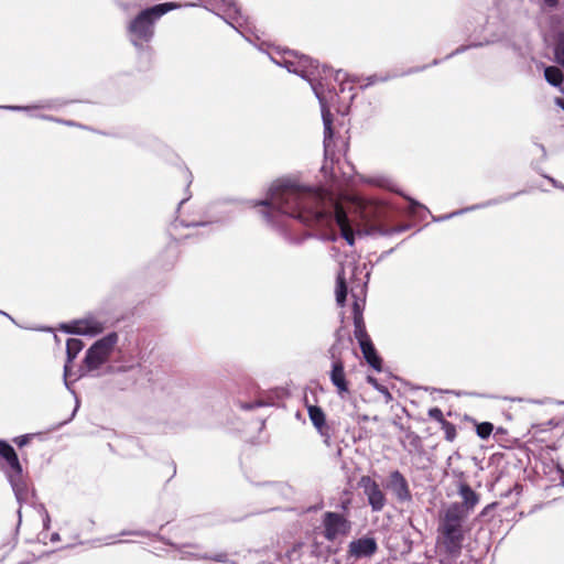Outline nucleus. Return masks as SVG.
I'll return each instance as SVG.
<instances>
[{"instance_id":"nucleus-1","label":"nucleus","mask_w":564,"mask_h":564,"mask_svg":"<svg viewBox=\"0 0 564 564\" xmlns=\"http://www.w3.org/2000/svg\"><path fill=\"white\" fill-rule=\"evenodd\" d=\"M265 221L274 227H286L296 219L308 227L340 228L343 238L354 245V231L347 214L333 193L301 185L293 178H280L272 183L267 198L257 202Z\"/></svg>"},{"instance_id":"nucleus-2","label":"nucleus","mask_w":564,"mask_h":564,"mask_svg":"<svg viewBox=\"0 0 564 564\" xmlns=\"http://www.w3.org/2000/svg\"><path fill=\"white\" fill-rule=\"evenodd\" d=\"M270 58L276 65L285 67L290 73L299 75L311 85L321 105L324 123V145L325 151H327L329 142L333 139V119L327 104L336 95L332 90L328 91L329 97L326 95V82L328 77L332 76L330 69L326 66L319 68L316 62L308 56L300 55L290 50L278 52L276 55H270Z\"/></svg>"},{"instance_id":"nucleus-3","label":"nucleus","mask_w":564,"mask_h":564,"mask_svg":"<svg viewBox=\"0 0 564 564\" xmlns=\"http://www.w3.org/2000/svg\"><path fill=\"white\" fill-rule=\"evenodd\" d=\"M466 520V514L458 502L451 503L440 516L437 545L449 557L456 558L462 553Z\"/></svg>"},{"instance_id":"nucleus-4","label":"nucleus","mask_w":564,"mask_h":564,"mask_svg":"<svg viewBox=\"0 0 564 564\" xmlns=\"http://www.w3.org/2000/svg\"><path fill=\"white\" fill-rule=\"evenodd\" d=\"M118 343V334L109 333L95 341L86 351L84 365L80 369L82 376L99 377L112 372H127L133 368L130 366L115 367L108 365L109 358Z\"/></svg>"},{"instance_id":"nucleus-5","label":"nucleus","mask_w":564,"mask_h":564,"mask_svg":"<svg viewBox=\"0 0 564 564\" xmlns=\"http://www.w3.org/2000/svg\"><path fill=\"white\" fill-rule=\"evenodd\" d=\"M181 4L166 2L142 10L128 25V35L132 45L140 52H151L149 43L154 36L155 22Z\"/></svg>"},{"instance_id":"nucleus-6","label":"nucleus","mask_w":564,"mask_h":564,"mask_svg":"<svg viewBox=\"0 0 564 564\" xmlns=\"http://www.w3.org/2000/svg\"><path fill=\"white\" fill-rule=\"evenodd\" d=\"M0 456L6 460V467H1L14 492L17 501L29 503L34 497V491L29 488L23 477L22 466L13 447L6 441H0Z\"/></svg>"},{"instance_id":"nucleus-7","label":"nucleus","mask_w":564,"mask_h":564,"mask_svg":"<svg viewBox=\"0 0 564 564\" xmlns=\"http://www.w3.org/2000/svg\"><path fill=\"white\" fill-rule=\"evenodd\" d=\"M354 336L358 340L362 355L366 361L375 370L380 371L382 361L380 357L377 355L376 349L371 343L369 335L367 334L365 322L362 315H356L354 317Z\"/></svg>"},{"instance_id":"nucleus-8","label":"nucleus","mask_w":564,"mask_h":564,"mask_svg":"<svg viewBox=\"0 0 564 564\" xmlns=\"http://www.w3.org/2000/svg\"><path fill=\"white\" fill-rule=\"evenodd\" d=\"M322 524L324 538L330 542L348 535L351 530V523L344 514L332 511L324 513Z\"/></svg>"},{"instance_id":"nucleus-9","label":"nucleus","mask_w":564,"mask_h":564,"mask_svg":"<svg viewBox=\"0 0 564 564\" xmlns=\"http://www.w3.org/2000/svg\"><path fill=\"white\" fill-rule=\"evenodd\" d=\"M358 485L364 490V494L367 496L368 503L371 507L372 511H381L387 503V498L378 482L373 480L370 476H362Z\"/></svg>"},{"instance_id":"nucleus-10","label":"nucleus","mask_w":564,"mask_h":564,"mask_svg":"<svg viewBox=\"0 0 564 564\" xmlns=\"http://www.w3.org/2000/svg\"><path fill=\"white\" fill-rule=\"evenodd\" d=\"M332 369L329 372V379L333 386L336 388L337 394L340 398H345L349 393V384L346 380L345 365L340 358L335 357L332 351Z\"/></svg>"},{"instance_id":"nucleus-11","label":"nucleus","mask_w":564,"mask_h":564,"mask_svg":"<svg viewBox=\"0 0 564 564\" xmlns=\"http://www.w3.org/2000/svg\"><path fill=\"white\" fill-rule=\"evenodd\" d=\"M387 488L400 502H409L412 500L408 480L399 470H393L390 473Z\"/></svg>"},{"instance_id":"nucleus-12","label":"nucleus","mask_w":564,"mask_h":564,"mask_svg":"<svg viewBox=\"0 0 564 564\" xmlns=\"http://www.w3.org/2000/svg\"><path fill=\"white\" fill-rule=\"evenodd\" d=\"M65 333H73L78 335H97L102 332L104 326L100 322L94 318H85L74 321L69 324L62 325Z\"/></svg>"},{"instance_id":"nucleus-13","label":"nucleus","mask_w":564,"mask_h":564,"mask_svg":"<svg viewBox=\"0 0 564 564\" xmlns=\"http://www.w3.org/2000/svg\"><path fill=\"white\" fill-rule=\"evenodd\" d=\"M377 550L378 545L376 540L369 536L354 540L348 545V554L355 558L370 557Z\"/></svg>"},{"instance_id":"nucleus-14","label":"nucleus","mask_w":564,"mask_h":564,"mask_svg":"<svg viewBox=\"0 0 564 564\" xmlns=\"http://www.w3.org/2000/svg\"><path fill=\"white\" fill-rule=\"evenodd\" d=\"M358 270L354 262H348L343 265L341 271L337 275L336 283V302L339 306H344L347 296L346 275L349 273L351 276L356 274Z\"/></svg>"},{"instance_id":"nucleus-15","label":"nucleus","mask_w":564,"mask_h":564,"mask_svg":"<svg viewBox=\"0 0 564 564\" xmlns=\"http://www.w3.org/2000/svg\"><path fill=\"white\" fill-rule=\"evenodd\" d=\"M458 495L463 499V503H459V507H462L466 518H468L469 512L478 505L479 496L465 482L459 485Z\"/></svg>"},{"instance_id":"nucleus-16","label":"nucleus","mask_w":564,"mask_h":564,"mask_svg":"<svg viewBox=\"0 0 564 564\" xmlns=\"http://www.w3.org/2000/svg\"><path fill=\"white\" fill-rule=\"evenodd\" d=\"M84 348V343L78 338H69L66 343L67 361L64 366V381L69 389L67 378L69 376V364L76 358L78 352Z\"/></svg>"},{"instance_id":"nucleus-17","label":"nucleus","mask_w":564,"mask_h":564,"mask_svg":"<svg viewBox=\"0 0 564 564\" xmlns=\"http://www.w3.org/2000/svg\"><path fill=\"white\" fill-rule=\"evenodd\" d=\"M517 195L518 194H512V195H509L507 197H499V198L490 199V200H488L486 203L473 205L470 207L463 208V209L453 212L451 214H447V215H444V216H440L437 218L435 217L433 219H434V221H444V220L451 219V218H453L455 216L462 215V214L470 212V210H475V209H479V208H485V207H488V206H491V205H496V204L509 200V199L513 198Z\"/></svg>"},{"instance_id":"nucleus-18","label":"nucleus","mask_w":564,"mask_h":564,"mask_svg":"<svg viewBox=\"0 0 564 564\" xmlns=\"http://www.w3.org/2000/svg\"><path fill=\"white\" fill-rule=\"evenodd\" d=\"M307 410H308L310 420L312 421L313 425L317 429V431L322 435L328 436L327 432H325L326 417H325V413L323 412V410L316 405H310Z\"/></svg>"},{"instance_id":"nucleus-19","label":"nucleus","mask_w":564,"mask_h":564,"mask_svg":"<svg viewBox=\"0 0 564 564\" xmlns=\"http://www.w3.org/2000/svg\"><path fill=\"white\" fill-rule=\"evenodd\" d=\"M65 105L66 102L50 100L33 106H0V108L11 111H30L33 109H58Z\"/></svg>"},{"instance_id":"nucleus-20","label":"nucleus","mask_w":564,"mask_h":564,"mask_svg":"<svg viewBox=\"0 0 564 564\" xmlns=\"http://www.w3.org/2000/svg\"><path fill=\"white\" fill-rule=\"evenodd\" d=\"M544 77L545 80L554 86L558 87L562 93H564V89L561 87L563 83V74L562 70L556 66H549L544 69Z\"/></svg>"},{"instance_id":"nucleus-21","label":"nucleus","mask_w":564,"mask_h":564,"mask_svg":"<svg viewBox=\"0 0 564 564\" xmlns=\"http://www.w3.org/2000/svg\"><path fill=\"white\" fill-rule=\"evenodd\" d=\"M182 558H187V557H193V558H196V560H200V558H204V560H213L215 562H227V554L226 553H218L214 556H208L207 554H198V553H191V552H187V551H182Z\"/></svg>"},{"instance_id":"nucleus-22","label":"nucleus","mask_w":564,"mask_h":564,"mask_svg":"<svg viewBox=\"0 0 564 564\" xmlns=\"http://www.w3.org/2000/svg\"><path fill=\"white\" fill-rule=\"evenodd\" d=\"M492 430H494V425L491 423L482 422L477 425L476 432L480 438L486 440L490 436V434L492 433Z\"/></svg>"},{"instance_id":"nucleus-23","label":"nucleus","mask_w":564,"mask_h":564,"mask_svg":"<svg viewBox=\"0 0 564 564\" xmlns=\"http://www.w3.org/2000/svg\"><path fill=\"white\" fill-rule=\"evenodd\" d=\"M442 430L444 432L446 441L453 442L456 438V426L453 423L448 421L443 422Z\"/></svg>"},{"instance_id":"nucleus-24","label":"nucleus","mask_w":564,"mask_h":564,"mask_svg":"<svg viewBox=\"0 0 564 564\" xmlns=\"http://www.w3.org/2000/svg\"><path fill=\"white\" fill-rule=\"evenodd\" d=\"M429 416L437 422L441 423V425L443 424V422H446V420L444 419V415H443V412L440 408H432L429 410Z\"/></svg>"},{"instance_id":"nucleus-25","label":"nucleus","mask_w":564,"mask_h":564,"mask_svg":"<svg viewBox=\"0 0 564 564\" xmlns=\"http://www.w3.org/2000/svg\"><path fill=\"white\" fill-rule=\"evenodd\" d=\"M238 405L240 406V409L242 410H252V409H256V408H259V406H263L264 403L261 402V401H256V402H239Z\"/></svg>"},{"instance_id":"nucleus-26","label":"nucleus","mask_w":564,"mask_h":564,"mask_svg":"<svg viewBox=\"0 0 564 564\" xmlns=\"http://www.w3.org/2000/svg\"><path fill=\"white\" fill-rule=\"evenodd\" d=\"M387 79H388V77H378L377 75H372V76H369L367 78V83L366 84H361L360 85V88L364 89V88H366L368 86H371V85H373V84H376L378 82H384Z\"/></svg>"},{"instance_id":"nucleus-27","label":"nucleus","mask_w":564,"mask_h":564,"mask_svg":"<svg viewBox=\"0 0 564 564\" xmlns=\"http://www.w3.org/2000/svg\"><path fill=\"white\" fill-rule=\"evenodd\" d=\"M345 79H346V74L343 73L341 70H337L335 74V80L340 83V93H344L346 89Z\"/></svg>"},{"instance_id":"nucleus-28","label":"nucleus","mask_w":564,"mask_h":564,"mask_svg":"<svg viewBox=\"0 0 564 564\" xmlns=\"http://www.w3.org/2000/svg\"><path fill=\"white\" fill-rule=\"evenodd\" d=\"M31 436L32 435H30V434H25V435H21V436L15 437L13 441H14V443L19 447H22V446H25L29 443Z\"/></svg>"},{"instance_id":"nucleus-29","label":"nucleus","mask_w":564,"mask_h":564,"mask_svg":"<svg viewBox=\"0 0 564 564\" xmlns=\"http://www.w3.org/2000/svg\"><path fill=\"white\" fill-rule=\"evenodd\" d=\"M542 1H543V7L549 8V9H555L560 3V0H542Z\"/></svg>"},{"instance_id":"nucleus-30","label":"nucleus","mask_w":564,"mask_h":564,"mask_svg":"<svg viewBox=\"0 0 564 564\" xmlns=\"http://www.w3.org/2000/svg\"><path fill=\"white\" fill-rule=\"evenodd\" d=\"M475 46H477V45L475 44ZM469 47H474V45L460 46V47L456 48L452 54H449V55L447 56V58H448V57H452V56H454V55H456V54L463 53V52H465L466 50H468Z\"/></svg>"},{"instance_id":"nucleus-31","label":"nucleus","mask_w":564,"mask_h":564,"mask_svg":"<svg viewBox=\"0 0 564 564\" xmlns=\"http://www.w3.org/2000/svg\"><path fill=\"white\" fill-rule=\"evenodd\" d=\"M362 315V308H361V305L358 301H355L354 303V317H356V315Z\"/></svg>"},{"instance_id":"nucleus-32","label":"nucleus","mask_w":564,"mask_h":564,"mask_svg":"<svg viewBox=\"0 0 564 564\" xmlns=\"http://www.w3.org/2000/svg\"><path fill=\"white\" fill-rule=\"evenodd\" d=\"M220 2L223 3L224 7H226L228 9L234 8L235 12H237L234 0H220Z\"/></svg>"},{"instance_id":"nucleus-33","label":"nucleus","mask_w":564,"mask_h":564,"mask_svg":"<svg viewBox=\"0 0 564 564\" xmlns=\"http://www.w3.org/2000/svg\"><path fill=\"white\" fill-rule=\"evenodd\" d=\"M547 180L552 183V185L556 188H560V189H563L564 191V185L558 183L555 178L553 177H547Z\"/></svg>"},{"instance_id":"nucleus-34","label":"nucleus","mask_w":564,"mask_h":564,"mask_svg":"<svg viewBox=\"0 0 564 564\" xmlns=\"http://www.w3.org/2000/svg\"><path fill=\"white\" fill-rule=\"evenodd\" d=\"M36 117H37V118H41V119H43V120H48V121L59 122V119L54 118V117H52V116L37 115Z\"/></svg>"},{"instance_id":"nucleus-35","label":"nucleus","mask_w":564,"mask_h":564,"mask_svg":"<svg viewBox=\"0 0 564 564\" xmlns=\"http://www.w3.org/2000/svg\"><path fill=\"white\" fill-rule=\"evenodd\" d=\"M43 524H44L45 529H48V527H50V516H48L46 510H44Z\"/></svg>"},{"instance_id":"nucleus-36","label":"nucleus","mask_w":564,"mask_h":564,"mask_svg":"<svg viewBox=\"0 0 564 564\" xmlns=\"http://www.w3.org/2000/svg\"><path fill=\"white\" fill-rule=\"evenodd\" d=\"M378 391L383 393L388 399H391V394L386 387L382 386Z\"/></svg>"},{"instance_id":"nucleus-37","label":"nucleus","mask_w":564,"mask_h":564,"mask_svg":"<svg viewBox=\"0 0 564 564\" xmlns=\"http://www.w3.org/2000/svg\"><path fill=\"white\" fill-rule=\"evenodd\" d=\"M555 104L564 110V98H555Z\"/></svg>"},{"instance_id":"nucleus-38","label":"nucleus","mask_w":564,"mask_h":564,"mask_svg":"<svg viewBox=\"0 0 564 564\" xmlns=\"http://www.w3.org/2000/svg\"><path fill=\"white\" fill-rule=\"evenodd\" d=\"M58 123H63V124H66V126H75V122L69 121V120H62V119H59Z\"/></svg>"},{"instance_id":"nucleus-39","label":"nucleus","mask_w":564,"mask_h":564,"mask_svg":"<svg viewBox=\"0 0 564 564\" xmlns=\"http://www.w3.org/2000/svg\"><path fill=\"white\" fill-rule=\"evenodd\" d=\"M58 540H59V534H58V533H53V534L51 535V541H52V542H56V541H58Z\"/></svg>"},{"instance_id":"nucleus-40","label":"nucleus","mask_w":564,"mask_h":564,"mask_svg":"<svg viewBox=\"0 0 564 564\" xmlns=\"http://www.w3.org/2000/svg\"><path fill=\"white\" fill-rule=\"evenodd\" d=\"M368 382L371 383L373 387L378 384L377 380L371 377L368 378Z\"/></svg>"},{"instance_id":"nucleus-41","label":"nucleus","mask_w":564,"mask_h":564,"mask_svg":"<svg viewBox=\"0 0 564 564\" xmlns=\"http://www.w3.org/2000/svg\"><path fill=\"white\" fill-rule=\"evenodd\" d=\"M561 470V484L564 486V470L560 469Z\"/></svg>"},{"instance_id":"nucleus-42","label":"nucleus","mask_w":564,"mask_h":564,"mask_svg":"<svg viewBox=\"0 0 564 564\" xmlns=\"http://www.w3.org/2000/svg\"><path fill=\"white\" fill-rule=\"evenodd\" d=\"M412 206H421L417 202L411 200Z\"/></svg>"},{"instance_id":"nucleus-43","label":"nucleus","mask_w":564,"mask_h":564,"mask_svg":"<svg viewBox=\"0 0 564 564\" xmlns=\"http://www.w3.org/2000/svg\"><path fill=\"white\" fill-rule=\"evenodd\" d=\"M302 240H303V238H302V239H299V240H293V242L299 243V242H301ZM290 241H292V239H291V238H290Z\"/></svg>"},{"instance_id":"nucleus-44","label":"nucleus","mask_w":564,"mask_h":564,"mask_svg":"<svg viewBox=\"0 0 564 564\" xmlns=\"http://www.w3.org/2000/svg\"><path fill=\"white\" fill-rule=\"evenodd\" d=\"M77 408H78V403L76 404V408L74 409V412H73L72 416H74L75 412H77Z\"/></svg>"},{"instance_id":"nucleus-45","label":"nucleus","mask_w":564,"mask_h":564,"mask_svg":"<svg viewBox=\"0 0 564 564\" xmlns=\"http://www.w3.org/2000/svg\"><path fill=\"white\" fill-rule=\"evenodd\" d=\"M381 387H382V386H380L379 383L375 386V388H376L377 390H379Z\"/></svg>"},{"instance_id":"nucleus-46","label":"nucleus","mask_w":564,"mask_h":564,"mask_svg":"<svg viewBox=\"0 0 564 564\" xmlns=\"http://www.w3.org/2000/svg\"><path fill=\"white\" fill-rule=\"evenodd\" d=\"M361 420H362V421H367V420H368V416H367V415H364V416L361 417Z\"/></svg>"},{"instance_id":"nucleus-47","label":"nucleus","mask_w":564,"mask_h":564,"mask_svg":"<svg viewBox=\"0 0 564 564\" xmlns=\"http://www.w3.org/2000/svg\"><path fill=\"white\" fill-rule=\"evenodd\" d=\"M133 534H135V535H143L142 532H133Z\"/></svg>"},{"instance_id":"nucleus-48","label":"nucleus","mask_w":564,"mask_h":564,"mask_svg":"<svg viewBox=\"0 0 564 564\" xmlns=\"http://www.w3.org/2000/svg\"><path fill=\"white\" fill-rule=\"evenodd\" d=\"M186 199H187V198L182 199V200L180 202V206H181L182 204H184V202H185Z\"/></svg>"}]
</instances>
